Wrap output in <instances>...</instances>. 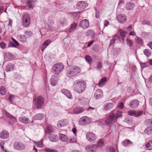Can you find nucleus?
<instances>
[{
    "label": "nucleus",
    "mask_w": 152,
    "mask_h": 152,
    "mask_svg": "<svg viewBox=\"0 0 152 152\" xmlns=\"http://www.w3.org/2000/svg\"><path fill=\"white\" fill-rule=\"evenodd\" d=\"M122 110L120 109L113 110L105 120V124L107 126H109L110 124L115 123L117 119L122 115Z\"/></svg>",
    "instance_id": "nucleus-1"
},
{
    "label": "nucleus",
    "mask_w": 152,
    "mask_h": 152,
    "mask_svg": "<svg viewBox=\"0 0 152 152\" xmlns=\"http://www.w3.org/2000/svg\"><path fill=\"white\" fill-rule=\"evenodd\" d=\"M86 87V82L83 79H78L75 81L72 86L74 91L78 94L83 93L85 91Z\"/></svg>",
    "instance_id": "nucleus-2"
},
{
    "label": "nucleus",
    "mask_w": 152,
    "mask_h": 152,
    "mask_svg": "<svg viewBox=\"0 0 152 152\" xmlns=\"http://www.w3.org/2000/svg\"><path fill=\"white\" fill-rule=\"evenodd\" d=\"M80 72L81 69L80 67L75 66L67 70L66 74L67 77L72 78L75 76Z\"/></svg>",
    "instance_id": "nucleus-3"
},
{
    "label": "nucleus",
    "mask_w": 152,
    "mask_h": 152,
    "mask_svg": "<svg viewBox=\"0 0 152 152\" xmlns=\"http://www.w3.org/2000/svg\"><path fill=\"white\" fill-rule=\"evenodd\" d=\"M33 102L37 109H41L44 104L45 99L42 96H39L37 98H34Z\"/></svg>",
    "instance_id": "nucleus-4"
},
{
    "label": "nucleus",
    "mask_w": 152,
    "mask_h": 152,
    "mask_svg": "<svg viewBox=\"0 0 152 152\" xmlns=\"http://www.w3.org/2000/svg\"><path fill=\"white\" fill-rule=\"evenodd\" d=\"M64 66L61 63H58L54 64L51 69L52 72L56 75H58L64 69Z\"/></svg>",
    "instance_id": "nucleus-5"
},
{
    "label": "nucleus",
    "mask_w": 152,
    "mask_h": 152,
    "mask_svg": "<svg viewBox=\"0 0 152 152\" xmlns=\"http://www.w3.org/2000/svg\"><path fill=\"white\" fill-rule=\"evenodd\" d=\"M22 24L25 27H28L30 22V18L29 15L27 13H24L23 15L22 19Z\"/></svg>",
    "instance_id": "nucleus-6"
},
{
    "label": "nucleus",
    "mask_w": 152,
    "mask_h": 152,
    "mask_svg": "<svg viewBox=\"0 0 152 152\" xmlns=\"http://www.w3.org/2000/svg\"><path fill=\"white\" fill-rule=\"evenodd\" d=\"M91 121V118L85 116L80 118L78 123L80 125H84L88 124Z\"/></svg>",
    "instance_id": "nucleus-7"
},
{
    "label": "nucleus",
    "mask_w": 152,
    "mask_h": 152,
    "mask_svg": "<svg viewBox=\"0 0 152 152\" xmlns=\"http://www.w3.org/2000/svg\"><path fill=\"white\" fill-rule=\"evenodd\" d=\"M14 148L18 150H22L24 149L26 145L23 143L20 142H15L13 144Z\"/></svg>",
    "instance_id": "nucleus-8"
},
{
    "label": "nucleus",
    "mask_w": 152,
    "mask_h": 152,
    "mask_svg": "<svg viewBox=\"0 0 152 152\" xmlns=\"http://www.w3.org/2000/svg\"><path fill=\"white\" fill-rule=\"evenodd\" d=\"M88 6V3L84 1H78L76 5L77 8L79 10H82L86 8Z\"/></svg>",
    "instance_id": "nucleus-9"
},
{
    "label": "nucleus",
    "mask_w": 152,
    "mask_h": 152,
    "mask_svg": "<svg viewBox=\"0 0 152 152\" xmlns=\"http://www.w3.org/2000/svg\"><path fill=\"white\" fill-rule=\"evenodd\" d=\"M79 26L83 29L87 28L89 26V21L87 19L82 20L79 23Z\"/></svg>",
    "instance_id": "nucleus-10"
},
{
    "label": "nucleus",
    "mask_w": 152,
    "mask_h": 152,
    "mask_svg": "<svg viewBox=\"0 0 152 152\" xmlns=\"http://www.w3.org/2000/svg\"><path fill=\"white\" fill-rule=\"evenodd\" d=\"M98 148V146L95 144L92 145H88L86 148L88 152H96Z\"/></svg>",
    "instance_id": "nucleus-11"
},
{
    "label": "nucleus",
    "mask_w": 152,
    "mask_h": 152,
    "mask_svg": "<svg viewBox=\"0 0 152 152\" xmlns=\"http://www.w3.org/2000/svg\"><path fill=\"white\" fill-rule=\"evenodd\" d=\"M126 16L124 14L118 15L116 17V19L121 23L123 24L126 20Z\"/></svg>",
    "instance_id": "nucleus-12"
},
{
    "label": "nucleus",
    "mask_w": 152,
    "mask_h": 152,
    "mask_svg": "<svg viewBox=\"0 0 152 152\" xmlns=\"http://www.w3.org/2000/svg\"><path fill=\"white\" fill-rule=\"evenodd\" d=\"M86 137L90 142L94 141L96 139L95 134L92 132H89L86 134Z\"/></svg>",
    "instance_id": "nucleus-13"
},
{
    "label": "nucleus",
    "mask_w": 152,
    "mask_h": 152,
    "mask_svg": "<svg viewBox=\"0 0 152 152\" xmlns=\"http://www.w3.org/2000/svg\"><path fill=\"white\" fill-rule=\"evenodd\" d=\"M139 105V101L136 99L132 100L129 104V106L132 108L134 109L137 108Z\"/></svg>",
    "instance_id": "nucleus-14"
},
{
    "label": "nucleus",
    "mask_w": 152,
    "mask_h": 152,
    "mask_svg": "<svg viewBox=\"0 0 152 152\" xmlns=\"http://www.w3.org/2000/svg\"><path fill=\"white\" fill-rule=\"evenodd\" d=\"M103 95V93L102 90L100 89H98L95 91L94 97L96 99H98L101 98Z\"/></svg>",
    "instance_id": "nucleus-15"
},
{
    "label": "nucleus",
    "mask_w": 152,
    "mask_h": 152,
    "mask_svg": "<svg viewBox=\"0 0 152 152\" xmlns=\"http://www.w3.org/2000/svg\"><path fill=\"white\" fill-rule=\"evenodd\" d=\"M134 6V4L131 1H129L126 3L125 8L127 10H132Z\"/></svg>",
    "instance_id": "nucleus-16"
},
{
    "label": "nucleus",
    "mask_w": 152,
    "mask_h": 152,
    "mask_svg": "<svg viewBox=\"0 0 152 152\" xmlns=\"http://www.w3.org/2000/svg\"><path fill=\"white\" fill-rule=\"evenodd\" d=\"M37 1V0H26V5L29 9L33 8Z\"/></svg>",
    "instance_id": "nucleus-17"
},
{
    "label": "nucleus",
    "mask_w": 152,
    "mask_h": 152,
    "mask_svg": "<svg viewBox=\"0 0 152 152\" xmlns=\"http://www.w3.org/2000/svg\"><path fill=\"white\" fill-rule=\"evenodd\" d=\"M10 134L6 130H3L0 132V137L3 139H6L9 136Z\"/></svg>",
    "instance_id": "nucleus-18"
},
{
    "label": "nucleus",
    "mask_w": 152,
    "mask_h": 152,
    "mask_svg": "<svg viewBox=\"0 0 152 152\" xmlns=\"http://www.w3.org/2000/svg\"><path fill=\"white\" fill-rule=\"evenodd\" d=\"M68 124V121L67 119H65L59 121L57 123V126L58 127L61 128L67 125Z\"/></svg>",
    "instance_id": "nucleus-19"
},
{
    "label": "nucleus",
    "mask_w": 152,
    "mask_h": 152,
    "mask_svg": "<svg viewBox=\"0 0 152 152\" xmlns=\"http://www.w3.org/2000/svg\"><path fill=\"white\" fill-rule=\"evenodd\" d=\"M61 92L65 95L68 98L72 99V96L69 91L66 89H63L61 91Z\"/></svg>",
    "instance_id": "nucleus-20"
},
{
    "label": "nucleus",
    "mask_w": 152,
    "mask_h": 152,
    "mask_svg": "<svg viewBox=\"0 0 152 152\" xmlns=\"http://www.w3.org/2000/svg\"><path fill=\"white\" fill-rule=\"evenodd\" d=\"M51 42V40L50 39H48L43 42L41 47V49L42 52H43L45 49L50 44Z\"/></svg>",
    "instance_id": "nucleus-21"
},
{
    "label": "nucleus",
    "mask_w": 152,
    "mask_h": 152,
    "mask_svg": "<svg viewBox=\"0 0 152 152\" xmlns=\"http://www.w3.org/2000/svg\"><path fill=\"white\" fill-rule=\"evenodd\" d=\"M107 81L106 77H103L99 80V83L97 85L99 87L102 88L105 85Z\"/></svg>",
    "instance_id": "nucleus-22"
},
{
    "label": "nucleus",
    "mask_w": 152,
    "mask_h": 152,
    "mask_svg": "<svg viewBox=\"0 0 152 152\" xmlns=\"http://www.w3.org/2000/svg\"><path fill=\"white\" fill-rule=\"evenodd\" d=\"M50 84L53 86H56L57 82V77L54 75H52L50 79Z\"/></svg>",
    "instance_id": "nucleus-23"
},
{
    "label": "nucleus",
    "mask_w": 152,
    "mask_h": 152,
    "mask_svg": "<svg viewBox=\"0 0 152 152\" xmlns=\"http://www.w3.org/2000/svg\"><path fill=\"white\" fill-rule=\"evenodd\" d=\"M50 140L52 142H56L58 140V136L54 134H50L48 136Z\"/></svg>",
    "instance_id": "nucleus-24"
},
{
    "label": "nucleus",
    "mask_w": 152,
    "mask_h": 152,
    "mask_svg": "<svg viewBox=\"0 0 152 152\" xmlns=\"http://www.w3.org/2000/svg\"><path fill=\"white\" fill-rule=\"evenodd\" d=\"M84 110L82 107H76L73 110V113L74 114H77L83 112Z\"/></svg>",
    "instance_id": "nucleus-25"
},
{
    "label": "nucleus",
    "mask_w": 152,
    "mask_h": 152,
    "mask_svg": "<svg viewBox=\"0 0 152 152\" xmlns=\"http://www.w3.org/2000/svg\"><path fill=\"white\" fill-rule=\"evenodd\" d=\"M45 117L44 115L41 113H37L35 115L34 117V118L35 120H42Z\"/></svg>",
    "instance_id": "nucleus-26"
},
{
    "label": "nucleus",
    "mask_w": 152,
    "mask_h": 152,
    "mask_svg": "<svg viewBox=\"0 0 152 152\" xmlns=\"http://www.w3.org/2000/svg\"><path fill=\"white\" fill-rule=\"evenodd\" d=\"M17 38L19 41L22 42H26L27 38L24 35H18L17 36Z\"/></svg>",
    "instance_id": "nucleus-27"
},
{
    "label": "nucleus",
    "mask_w": 152,
    "mask_h": 152,
    "mask_svg": "<svg viewBox=\"0 0 152 152\" xmlns=\"http://www.w3.org/2000/svg\"><path fill=\"white\" fill-rule=\"evenodd\" d=\"M59 137L60 140L62 142H65L68 140L67 136L63 134L59 133Z\"/></svg>",
    "instance_id": "nucleus-28"
},
{
    "label": "nucleus",
    "mask_w": 152,
    "mask_h": 152,
    "mask_svg": "<svg viewBox=\"0 0 152 152\" xmlns=\"http://www.w3.org/2000/svg\"><path fill=\"white\" fill-rule=\"evenodd\" d=\"M18 120L19 121L24 124H27L30 122V121L28 118L25 117L19 118Z\"/></svg>",
    "instance_id": "nucleus-29"
},
{
    "label": "nucleus",
    "mask_w": 152,
    "mask_h": 152,
    "mask_svg": "<svg viewBox=\"0 0 152 152\" xmlns=\"http://www.w3.org/2000/svg\"><path fill=\"white\" fill-rule=\"evenodd\" d=\"M114 106V104L112 103H109L106 104L104 107V110H109L112 108Z\"/></svg>",
    "instance_id": "nucleus-30"
},
{
    "label": "nucleus",
    "mask_w": 152,
    "mask_h": 152,
    "mask_svg": "<svg viewBox=\"0 0 152 152\" xmlns=\"http://www.w3.org/2000/svg\"><path fill=\"white\" fill-rule=\"evenodd\" d=\"M121 143L125 147L128 146L129 145H133V143L130 140L127 139L123 141Z\"/></svg>",
    "instance_id": "nucleus-31"
},
{
    "label": "nucleus",
    "mask_w": 152,
    "mask_h": 152,
    "mask_svg": "<svg viewBox=\"0 0 152 152\" xmlns=\"http://www.w3.org/2000/svg\"><path fill=\"white\" fill-rule=\"evenodd\" d=\"M15 67L14 64H9L6 67V71L7 72H10L13 70Z\"/></svg>",
    "instance_id": "nucleus-32"
},
{
    "label": "nucleus",
    "mask_w": 152,
    "mask_h": 152,
    "mask_svg": "<svg viewBox=\"0 0 152 152\" xmlns=\"http://www.w3.org/2000/svg\"><path fill=\"white\" fill-rule=\"evenodd\" d=\"M85 58L87 62L89 64L91 65L93 62L92 58L89 55H86L85 57Z\"/></svg>",
    "instance_id": "nucleus-33"
},
{
    "label": "nucleus",
    "mask_w": 152,
    "mask_h": 152,
    "mask_svg": "<svg viewBox=\"0 0 152 152\" xmlns=\"http://www.w3.org/2000/svg\"><path fill=\"white\" fill-rule=\"evenodd\" d=\"M96 143L97 144V145L98 146V148L99 147H102L104 146V141L103 139H101L98 140Z\"/></svg>",
    "instance_id": "nucleus-34"
},
{
    "label": "nucleus",
    "mask_w": 152,
    "mask_h": 152,
    "mask_svg": "<svg viewBox=\"0 0 152 152\" xmlns=\"http://www.w3.org/2000/svg\"><path fill=\"white\" fill-rule=\"evenodd\" d=\"M151 50L149 49H146L143 50V53L147 57H148L151 56Z\"/></svg>",
    "instance_id": "nucleus-35"
},
{
    "label": "nucleus",
    "mask_w": 152,
    "mask_h": 152,
    "mask_svg": "<svg viewBox=\"0 0 152 152\" xmlns=\"http://www.w3.org/2000/svg\"><path fill=\"white\" fill-rule=\"evenodd\" d=\"M145 133L149 135L152 134V127L149 126L147 127L144 130Z\"/></svg>",
    "instance_id": "nucleus-36"
},
{
    "label": "nucleus",
    "mask_w": 152,
    "mask_h": 152,
    "mask_svg": "<svg viewBox=\"0 0 152 152\" xmlns=\"http://www.w3.org/2000/svg\"><path fill=\"white\" fill-rule=\"evenodd\" d=\"M86 34L87 36L93 37L95 35V33L93 30H89L86 32Z\"/></svg>",
    "instance_id": "nucleus-37"
},
{
    "label": "nucleus",
    "mask_w": 152,
    "mask_h": 152,
    "mask_svg": "<svg viewBox=\"0 0 152 152\" xmlns=\"http://www.w3.org/2000/svg\"><path fill=\"white\" fill-rule=\"evenodd\" d=\"M145 146L148 148V150H152V140H150L148 141L145 145Z\"/></svg>",
    "instance_id": "nucleus-38"
},
{
    "label": "nucleus",
    "mask_w": 152,
    "mask_h": 152,
    "mask_svg": "<svg viewBox=\"0 0 152 152\" xmlns=\"http://www.w3.org/2000/svg\"><path fill=\"white\" fill-rule=\"evenodd\" d=\"M77 26V23H73L71 26V27L69 29V32H71L74 30L75 29L76 27Z\"/></svg>",
    "instance_id": "nucleus-39"
},
{
    "label": "nucleus",
    "mask_w": 152,
    "mask_h": 152,
    "mask_svg": "<svg viewBox=\"0 0 152 152\" xmlns=\"http://www.w3.org/2000/svg\"><path fill=\"white\" fill-rule=\"evenodd\" d=\"M0 92L1 95H4L6 93V90L5 87L3 86H1L0 87Z\"/></svg>",
    "instance_id": "nucleus-40"
},
{
    "label": "nucleus",
    "mask_w": 152,
    "mask_h": 152,
    "mask_svg": "<svg viewBox=\"0 0 152 152\" xmlns=\"http://www.w3.org/2000/svg\"><path fill=\"white\" fill-rule=\"evenodd\" d=\"M5 114L7 117L8 118L11 119L13 121L16 120V118L12 115L10 114L7 112H6Z\"/></svg>",
    "instance_id": "nucleus-41"
},
{
    "label": "nucleus",
    "mask_w": 152,
    "mask_h": 152,
    "mask_svg": "<svg viewBox=\"0 0 152 152\" xmlns=\"http://www.w3.org/2000/svg\"><path fill=\"white\" fill-rule=\"evenodd\" d=\"M60 23L62 26H64L66 25L67 21L64 18H61Z\"/></svg>",
    "instance_id": "nucleus-42"
},
{
    "label": "nucleus",
    "mask_w": 152,
    "mask_h": 152,
    "mask_svg": "<svg viewBox=\"0 0 152 152\" xmlns=\"http://www.w3.org/2000/svg\"><path fill=\"white\" fill-rule=\"evenodd\" d=\"M120 35L122 37V39L123 40H124L126 34V31L124 30H121L120 31Z\"/></svg>",
    "instance_id": "nucleus-43"
},
{
    "label": "nucleus",
    "mask_w": 152,
    "mask_h": 152,
    "mask_svg": "<svg viewBox=\"0 0 152 152\" xmlns=\"http://www.w3.org/2000/svg\"><path fill=\"white\" fill-rule=\"evenodd\" d=\"M5 57L9 59H11L14 58V55L10 52H7L5 54Z\"/></svg>",
    "instance_id": "nucleus-44"
},
{
    "label": "nucleus",
    "mask_w": 152,
    "mask_h": 152,
    "mask_svg": "<svg viewBox=\"0 0 152 152\" xmlns=\"http://www.w3.org/2000/svg\"><path fill=\"white\" fill-rule=\"evenodd\" d=\"M119 36L118 35H116L113 37L112 39L110 40V45H113L116 40V38H118Z\"/></svg>",
    "instance_id": "nucleus-45"
},
{
    "label": "nucleus",
    "mask_w": 152,
    "mask_h": 152,
    "mask_svg": "<svg viewBox=\"0 0 152 152\" xmlns=\"http://www.w3.org/2000/svg\"><path fill=\"white\" fill-rule=\"evenodd\" d=\"M81 12L80 11L77 12H70L69 14L71 15V16L74 17L75 18L77 17L78 15Z\"/></svg>",
    "instance_id": "nucleus-46"
},
{
    "label": "nucleus",
    "mask_w": 152,
    "mask_h": 152,
    "mask_svg": "<svg viewBox=\"0 0 152 152\" xmlns=\"http://www.w3.org/2000/svg\"><path fill=\"white\" fill-rule=\"evenodd\" d=\"M36 146L37 147H40V148H43L44 145L43 143V141L41 140L40 141L38 142L36 144Z\"/></svg>",
    "instance_id": "nucleus-47"
},
{
    "label": "nucleus",
    "mask_w": 152,
    "mask_h": 152,
    "mask_svg": "<svg viewBox=\"0 0 152 152\" xmlns=\"http://www.w3.org/2000/svg\"><path fill=\"white\" fill-rule=\"evenodd\" d=\"M127 113L129 115H134L135 117L136 111L134 110H130L128 111Z\"/></svg>",
    "instance_id": "nucleus-48"
},
{
    "label": "nucleus",
    "mask_w": 152,
    "mask_h": 152,
    "mask_svg": "<svg viewBox=\"0 0 152 152\" xmlns=\"http://www.w3.org/2000/svg\"><path fill=\"white\" fill-rule=\"evenodd\" d=\"M102 67V63L100 62H98L96 66V69L99 71H100L101 70Z\"/></svg>",
    "instance_id": "nucleus-49"
},
{
    "label": "nucleus",
    "mask_w": 152,
    "mask_h": 152,
    "mask_svg": "<svg viewBox=\"0 0 152 152\" xmlns=\"http://www.w3.org/2000/svg\"><path fill=\"white\" fill-rule=\"evenodd\" d=\"M67 141L69 143H76L77 142L76 140L74 137H70Z\"/></svg>",
    "instance_id": "nucleus-50"
},
{
    "label": "nucleus",
    "mask_w": 152,
    "mask_h": 152,
    "mask_svg": "<svg viewBox=\"0 0 152 152\" xmlns=\"http://www.w3.org/2000/svg\"><path fill=\"white\" fill-rule=\"evenodd\" d=\"M141 23L143 25H151V23L149 21L146 20H144L141 22Z\"/></svg>",
    "instance_id": "nucleus-51"
},
{
    "label": "nucleus",
    "mask_w": 152,
    "mask_h": 152,
    "mask_svg": "<svg viewBox=\"0 0 152 152\" xmlns=\"http://www.w3.org/2000/svg\"><path fill=\"white\" fill-rule=\"evenodd\" d=\"M140 65L141 68V70L148 66V64L146 62L141 63H140Z\"/></svg>",
    "instance_id": "nucleus-52"
},
{
    "label": "nucleus",
    "mask_w": 152,
    "mask_h": 152,
    "mask_svg": "<svg viewBox=\"0 0 152 152\" xmlns=\"http://www.w3.org/2000/svg\"><path fill=\"white\" fill-rule=\"evenodd\" d=\"M136 42L138 44H142L143 43V41L142 39L139 37H137L136 39Z\"/></svg>",
    "instance_id": "nucleus-53"
},
{
    "label": "nucleus",
    "mask_w": 152,
    "mask_h": 152,
    "mask_svg": "<svg viewBox=\"0 0 152 152\" xmlns=\"http://www.w3.org/2000/svg\"><path fill=\"white\" fill-rule=\"evenodd\" d=\"M107 152H115V150L112 146H109L107 148Z\"/></svg>",
    "instance_id": "nucleus-54"
},
{
    "label": "nucleus",
    "mask_w": 152,
    "mask_h": 152,
    "mask_svg": "<svg viewBox=\"0 0 152 152\" xmlns=\"http://www.w3.org/2000/svg\"><path fill=\"white\" fill-rule=\"evenodd\" d=\"M143 111L142 110H138L136 111L135 117H138L141 115Z\"/></svg>",
    "instance_id": "nucleus-55"
},
{
    "label": "nucleus",
    "mask_w": 152,
    "mask_h": 152,
    "mask_svg": "<svg viewBox=\"0 0 152 152\" xmlns=\"http://www.w3.org/2000/svg\"><path fill=\"white\" fill-rule=\"evenodd\" d=\"M15 96L13 94L10 95L9 97V99L11 103L13 102V99L15 98Z\"/></svg>",
    "instance_id": "nucleus-56"
},
{
    "label": "nucleus",
    "mask_w": 152,
    "mask_h": 152,
    "mask_svg": "<svg viewBox=\"0 0 152 152\" xmlns=\"http://www.w3.org/2000/svg\"><path fill=\"white\" fill-rule=\"evenodd\" d=\"M126 40L127 45L130 47L132 46L133 44V42L131 40L128 38Z\"/></svg>",
    "instance_id": "nucleus-57"
},
{
    "label": "nucleus",
    "mask_w": 152,
    "mask_h": 152,
    "mask_svg": "<svg viewBox=\"0 0 152 152\" xmlns=\"http://www.w3.org/2000/svg\"><path fill=\"white\" fill-rule=\"evenodd\" d=\"M8 47H16V46L14 43L12 41L9 42L8 44Z\"/></svg>",
    "instance_id": "nucleus-58"
},
{
    "label": "nucleus",
    "mask_w": 152,
    "mask_h": 152,
    "mask_svg": "<svg viewBox=\"0 0 152 152\" xmlns=\"http://www.w3.org/2000/svg\"><path fill=\"white\" fill-rule=\"evenodd\" d=\"M6 46V44L4 42H1L0 43V47L2 49H4L5 48Z\"/></svg>",
    "instance_id": "nucleus-59"
},
{
    "label": "nucleus",
    "mask_w": 152,
    "mask_h": 152,
    "mask_svg": "<svg viewBox=\"0 0 152 152\" xmlns=\"http://www.w3.org/2000/svg\"><path fill=\"white\" fill-rule=\"evenodd\" d=\"M25 34L29 37L31 36L33 34L31 31H26L25 32Z\"/></svg>",
    "instance_id": "nucleus-60"
},
{
    "label": "nucleus",
    "mask_w": 152,
    "mask_h": 152,
    "mask_svg": "<svg viewBox=\"0 0 152 152\" xmlns=\"http://www.w3.org/2000/svg\"><path fill=\"white\" fill-rule=\"evenodd\" d=\"M45 151L46 152H56V151L55 150L53 149H51L50 148H47L44 149Z\"/></svg>",
    "instance_id": "nucleus-61"
},
{
    "label": "nucleus",
    "mask_w": 152,
    "mask_h": 152,
    "mask_svg": "<svg viewBox=\"0 0 152 152\" xmlns=\"http://www.w3.org/2000/svg\"><path fill=\"white\" fill-rule=\"evenodd\" d=\"M11 39L16 46H19V43L17 40L12 37V38Z\"/></svg>",
    "instance_id": "nucleus-62"
},
{
    "label": "nucleus",
    "mask_w": 152,
    "mask_h": 152,
    "mask_svg": "<svg viewBox=\"0 0 152 152\" xmlns=\"http://www.w3.org/2000/svg\"><path fill=\"white\" fill-rule=\"evenodd\" d=\"M124 107V105L123 102H121L118 104V107L119 109H123Z\"/></svg>",
    "instance_id": "nucleus-63"
},
{
    "label": "nucleus",
    "mask_w": 152,
    "mask_h": 152,
    "mask_svg": "<svg viewBox=\"0 0 152 152\" xmlns=\"http://www.w3.org/2000/svg\"><path fill=\"white\" fill-rule=\"evenodd\" d=\"M146 122L148 125H152V119H148L146 120Z\"/></svg>",
    "instance_id": "nucleus-64"
}]
</instances>
